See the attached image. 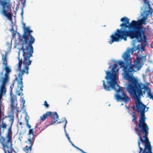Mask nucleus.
Wrapping results in <instances>:
<instances>
[{
	"instance_id": "ddd939ff",
	"label": "nucleus",
	"mask_w": 153,
	"mask_h": 153,
	"mask_svg": "<svg viewBox=\"0 0 153 153\" xmlns=\"http://www.w3.org/2000/svg\"><path fill=\"white\" fill-rule=\"evenodd\" d=\"M11 89L10 91V101L11 103V106H12V109H13V105H16L17 103V101L16 98V96H15L14 94L12 93V88L11 86L10 87Z\"/></svg>"
},
{
	"instance_id": "a211bd4d",
	"label": "nucleus",
	"mask_w": 153,
	"mask_h": 153,
	"mask_svg": "<svg viewBox=\"0 0 153 153\" xmlns=\"http://www.w3.org/2000/svg\"><path fill=\"white\" fill-rule=\"evenodd\" d=\"M65 135L67 137V138H68V141H69V142L71 143V144H72V145L74 146V147L75 148H76V149H77L79 150L82 153H87L86 152H84L83 150H82L79 149L78 147H77V146H75L74 144L72 143L71 142V140H70V137H69V135H68V134H67L66 133H65Z\"/></svg>"
},
{
	"instance_id": "e433bc0d",
	"label": "nucleus",
	"mask_w": 153,
	"mask_h": 153,
	"mask_svg": "<svg viewBox=\"0 0 153 153\" xmlns=\"http://www.w3.org/2000/svg\"><path fill=\"white\" fill-rule=\"evenodd\" d=\"M14 83H13V84H12V86H13V85H14Z\"/></svg>"
},
{
	"instance_id": "20e7f679",
	"label": "nucleus",
	"mask_w": 153,
	"mask_h": 153,
	"mask_svg": "<svg viewBox=\"0 0 153 153\" xmlns=\"http://www.w3.org/2000/svg\"><path fill=\"white\" fill-rule=\"evenodd\" d=\"M117 64H114L111 69V72L109 71H106L105 78L108 81L106 84L105 81L103 80V86L106 91L112 89L116 91L117 94L115 95V97L117 101H122L128 103L131 100L130 98L126 95L123 88L117 83L116 76L119 70V69L117 68Z\"/></svg>"
},
{
	"instance_id": "5701e85b",
	"label": "nucleus",
	"mask_w": 153,
	"mask_h": 153,
	"mask_svg": "<svg viewBox=\"0 0 153 153\" xmlns=\"http://www.w3.org/2000/svg\"><path fill=\"white\" fill-rule=\"evenodd\" d=\"M152 148L146 149H143L142 153H152Z\"/></svg>"
},
{
	"instance_id": "473e14b6",
	"label": "nucleus",
	"mask_w": 153,
	"mask_h": 153,
	"mask_svg": "<svg viewBox=\"0 0 153 153\" xmlns=\"http://www.w3.org/2000/svg\"><path fill=\"white\" fill-rule=\"evenodd\" d=\"M0 75L1 76H3V72H0Z\"/></svg>"
},
{
	"instance_id": "7ed1b4c3",
	"label": "nucleus",
	"mask_w": 153,
	"mask_h": 153,
	"mask_svg": "<svg viewBox=\"0 0 153 153\" xmlns=\"http://www.w3.org/2000/svg\"><path fill=\"white\" fill-rule=\"evenodd\" d=\"M147 55L140 56L137 57L133 62L134 64L131 65L124 73H123V78L128 82V90L130 93L137 96L141 95L142 89L145 85L138 82V79L133 76V75L135 71L139 70L142 67L141 62L146 61Z\"/></svg>"
},
{
	"instance_id": "4c0bfd02",
	"label": "nucleus",
	"mask_w": 153,
	"mask_h": 153,
	"mask_svg": "<svg viewBox=\"0 0 153 153\" xmlns=\"http://www.w3.org/2000/svg\"><path fill=\"white\" fill-rule=\"evenodd\" d=\"M46 127H45L43 129H45V128H46Z\"/></svg>"
},
{
	"instance_id": "412c9836",
	"label": "nucleus",
	"mask_w": 153,
	"mask_h": 153,
	"mask_svg": "<svg viewBox=\"0 0 153 153\" xmlns=\"http://www.w3.org/2000/svg\"><path fill=\"white\" fill-rule=\"evenodd\" d=\"M29 117L27 115L25 117V122H26V124L27 127L28 128H31V126L29 123Z\"/></svg>"
},
{
	"instance_id": "f8f14e48",
	"label": "nucleus",
	"mask_w": 153,
	"mask_h": 153,
	"mask_svg": "<svg viewBox=\"0 0 153 153\" xmlns=\"http://www.w3.org/2000/svg\"><path fill=\"white\" fill-rule=\"evenodd\" d=\"M135 105L137 109V112L139 113H145L148 111L149 108L148 107L147 108V110L145 111V109L146 108V105H144L142 102L139 100L136 102Z\"/></svg>"
},
{
	"instance_id": "4be33fe9",
	"label": "nucleus",
	"mask_w": 153,
	"mask_h": 153,
	"mask_svg": "<svg viewBox=\"0 0 153 153\" xmlns=\"http://www.w3.org/2000/svg\"><path fill=\"white\" fill-rule=\"evenodd\" d=\"M132 117L133 118V119L132 120V122L134 123V124H137V117H136V115L134 113V112H133V114L132 115Z\"/></svg>"
},
{
	"instance_id": "c9c22d12",
	"label": "nucleus",
	"mask_w": 153,
	"mask_h": 153,
	"mask_svg": "<svg viewBox=\"0 0 153 153\" xmlns=\"http://www.w3.org/2000/svg\"><path fill=\"white\" fill-rule=\"evenodd\" d=\"M142 49L143 50V51H144V47H143L142 48Z\"/></svg>"
},
{
	"instance_id": "2f4dec72",
	"label": "nucleus",
	"mask_w": 153,
	"mask_h": 153,
	"mask_svg": "<svg viewBox=\"0 0 153 153\" xmlns=\"http://www.w3.org/2000/svg\"><path fill=\"white\" fill-rule=\"evenodd\" d=\"M65 126H64V128H65V126H66V124L67 123V120H66V119H65Z\"/></svg>"
},
{
	"instance_id": "2eb2a0df",
	"label": "nucleus",
	"mask_w": 153,
	"mask_h": 153,
	"mask_svg": "<svg viewBox=\"0 0 153 153\" xmlns=\"http://www.w3.org/2000/svg\"><path fill=\"white\" fill-rule=\"evenodd\" d=\"M6 84L1 83L0 87V100H3L2 96L6 91Z\"/></svg>"
},
{
	"instance_id": "1a4fd4ad",
	"label": "nucleus",
	"mask_w": 153,
	"mask_h": 153,
	"mask_svg": "<svg viewBox=\"0 0 153 153\" xmlns=\"http://www.w3.org/2000/svg\"><path fill=\"white\" fill-rule=\"evenodd\" d=\"M3 65L5 67L4 69L5 70V73L4 77L2 78L1 83L6 84L8 80V75L9 73L11 72V69L10 67L7 65V53H6L5 55H3L2 57Z\"/></svg>"
},
{
	"instance_id": "f03ea898",
	"label": "nucleus",
	"mask_w": 153,
	"mask_h": 153,
	"mask_svg": "<svg viewBox=\"0 0 153 153\" xmlns=\"http://www.w3.org/2000/svg\"><path fill=\"white\" fill-rule=\"evenodd\" d=\"M24 32L22 36V38L20 39L22 41L23 45H25V48L22 46L21 49L23 50V60L20 59L18 57L19 62L17 70L20 72L19 74L18 77H16L15 80L17 81V85H23L22 81V76L25 73L27 74H28L29 66L30 65L31 61L30 59V57H32L33 53V48L32 45L35 41L34 38L31 34L33 31L30 30L29 27H26L25 24H23Z\"/></svg>"
},
{
	"instance_id": "72a5a7b5",
	"label": "nucleus",
	"mask_w": 153,
	"mask_h": 153,
	"mask_svg": "<svg viewBox=\"0 0 153 153\" xmlns=\"http://www.w3.org/2000/svg\"><path fill=\"white\" fill-rule=\"evenodd\" d=\"M19 124V125L20 126H21L23 124V123L22 122H20Z\"/></svg>"
},
{
	"instance_id": "aec40b11",
	"label": "nucleus",
	"mask_w": 153,
	"mask_h": 153,
	"mask_svg": "<svg viewBox=\"0 0 153 153\" xmlns=\"http://www.w3.org/2000/svg\"><path fill=\"white\" fill-rule=\"evenodd\" d=\"M5 117H3L1 120V123L0 125L1 127L4 130L6 129L7 128V124L4 122L3 120L5 118Z\"/></svg>"
},
{
	"instance_id": "6ab92c4d",
	"label": "nucleus",
	"mask_w": 153,
	"mask_h": 153,
	"mask_svg": "<svg viewBox=\"0 0 153 153\" xmlns=\"http://www.w3.org/2000/svg\"><path fill=\"white\" fill-rule=\"evenodd\" d=\"M143 1L144 4H147L149 7V13H150L151 14L153 12V10L150 7V4L149 3V0H143Z\"/></svg>"
},
{
	"instance_id": "bb28decb",
	"label": "nucleus",
	"mask_w": 153,
	"mask_h": 153,
	"mask_svg": "<svg viewBox=\"0 0 153 153\" xmlns=\"http://www.w3.org/2000/svg\"><path fill=\"white\" fill-rule=\"evenodd\" d=\"M2 110V109H0V122H1V120Z\"/></svg>"
},
{
	"instance_id": "9d476101",
	"label": "nucleus",
	"mask_w": 153,
	"mask_h": 153,
	"mask_svg": "<svg viewBox=\"0 0 153 153\" xmlns=\"http://www.w3.org/2000/svg\"><path fill=\"white\" fill-rule=\"evenodd\" d=\"M50 116L51 118V122L50 125L53 124L57 121L58 119V115L57 113L56 112H52L50 111H47L45 114H44L42 116H41L40 121H44L48 117Z\"/></svg>"
},
{
	"instance_id": "b1692460",
	"label": "nucleus",
	"mask_w": 153,
	"mask_h": 153,
	"mask_svg": "<svg viewBox=\"0 0 153 153\" xmlns=\"http://www.w3.org/2000/svg\"><path fill=\"white\" fill-rule=\"evenodd\" d=\"M3 100H0V109H2V110H4V103L2 102Z\"/></svg>"
},
{
	"instance_id": "4468645a",
	"label": "nucleus",
	"mask_w": 153,
	"mask_h": 153,
	"mask_svg": "<svg viewBox=\"0 0 153 153\" xmlns=\"http://www.w3.org/2000/svg\"><path fill=\"white\" fill-rule=\"evenodd\" d=\"M34 142L33 140L30 139H27V141L26 142L29 145V146H27L23 148V150L26 153H29L32 149V147L33 145Z\"/></svg>"
},
{
	"instance_id": "0eeeda50",
	"label": "nucleus",
	"mask_w": 153,
	"mask_h": 153,
	"mask_svg": "<svg viewBox=\"0 0 153 153\" xmlns=\"http://www.w3.org/2000/svg\"><path fill=\"white\" fill-rule=\"evenodd\" d=\"M17 105L18 103H17L16 105L14 104V105H13V107L14 108H13V110L12 108V106H11V103H10V107L11 109V111L12 114H9L7 117H9L10 118L9 121L10 122L9 127L8 129L7 133L6 136V138L7 139L6 141H7V142H9L10 141L11 142L12 141V128L14 120V110L16 109L17 112L18 113L19 112L18 110L19 107H17Z\"/></svg>"
},
{
	"instance_id": "f257e3e1",
	"label": "nucleus",
	"mask_w": 153,
	"mask_h": 153,
	"mask_svg": "<svg viewBox=\"0 0 153 153\" xmlns=\"http://www.w3.org/2000/svg\"><path fill=\"white\" fill-rule=\"evenodd\" d=\"M130 19L127 17H124L120 19L123 22L120 25V29H117V30L111 36L110 41L108 42L111 44L114 42H119L123 39L127 40V38H136L138 42H140L145 41L146 39L145 35L144 29L143 25L146 24V21L139 19L137 21L132 20L129 23Z\"/></svg>"
},
{
	"instance_id": "c756f323",
	"label": "nucleus",
	"mask_w": 153,
	"mask_h": 153,
	"mask_svg": "<svg viewBox=\"0 0 153 153\" xmlns=\"http://www.w3.org/2000/svg\"><path fill=\"white\" fill-rule=\"evenodd\" d=\"M131 108L132 109V110L133 111H135V107L134 105H133V106L131 107Z\"/></svg>"
},
{
	"instance_id": "393cba45",
	"label": "nucleus",
	"mask_w": 153,
	"mask_h": 153,
	"mask_svg": "<svg viewBox=\"0 0 153 153\" xmlns=\"http://www.w3.org/2000/svg\"><path fill=\"white\" fill-rule=\"evenodd\" d=\"M46 108H48L49 107V105L48 104L47 102L45 101L43 105Z\"/></svg>"
},
{
	"instance_id": "dca6fc26",
	"label": "nucleus",
	"mask_w": 153,
	"mask_h": 153,
	"mask_svg": "<svg viewBox=\"0 0 153 153\" xmlns=\"http://www.w3.org/2000/svg\"><path fill=\"white\" fill-rule=\"evenodd\" d=\"M28 135L29 136V137L27 139L31 140H33V142H34L35 139L34 138V135L33 134V129L30 128L28 133Z\"/></svg>"
},
{
	"instance_id": "423d86ee",
	"label": "nucleus",
	"mask_w": 153,
	"mask_h": 153,
	"mask_svg": "<svg viewBox=\"0 0 153 153\" xmlns=\"http://www.w3.org/2000/svg\"><path fill=\"white\" fill-rule=\"evenodd\" d=\"M138 49V47H136L135 48H133L130 49L128 50L125 52L123 55L122 57L124 59V62L122 61H119L118 64L120 66L121 68H123V73H124L132 63L131 60L132 59L130 57V53L131 52L132 54L134 51H136Z\"/></svg>"
},
{
	"instance_id": "6e6552de",
	"label": "nucleus",
	"mask_w": 153,
	"mask_h": 153,
	"mask_svg": "<svg viewBox=\"0 0 153 153\" xmlns=\"http://www.w3.org/2000/svg\"><path fill=\"white\" fill-rule=\"evenodd\" d=\"M0 5L2 7L0 12L1 14L10 21H12L13 14L10 2L0 0Z\"/></svg>"
},
{
	"instance_id": "39448f33",
	"label": "nucleus",
	"mask_w": 153,
	"mask_h": 153,
	"mask_svg": "<svg viewBox=\"0 0 153 153\" xmlns=\"http://www.w3.org/2000/svg\"><path fill=\"white\" fill-rule=\"evenodd\" d=\"M145 113L140 114V117L139 120L138 126H136L134 130L136 133L139 137L138 144L140 149L139 153L143 150L142 148L140 147V140L142 143H145L144 149L152 148L150 142L149 141L148 136L149 134V128L146 123V117Z\"/></svg>"
},
{
	"instance_id": "c85d7f7f",
	"label": "nucleus",
	"mask_w": 153,
	"mask_h": 153,
	"mask_svg": "<svg viewBox=\"0 0 153 153\" xmlns=\"http://www.w3.org/2000/svg\"><path fill=\"white\" fill-rule=\"evenodd\" d=\"M16 32H15L14 31H13V32L12 33V35L13 36H14L16 34Z\"/></svg>"
},
{
	"instance_id": "7c9ffc66",
	"label": "nucleus",
	"mask_w": 153,
	"mask_h": 153,
	"mask_svg": "<svg viewBox=\"0 0 153 153\" xmlns=\"http://www.w3.org/2000/svg\"><path fill=\"white\" fill-rule=\"evenodd\" d=\"M22 103L23 104V105H24V104H25V100L23 99V98H22Z\"/></svg>"
},
{
	"instance_id": "58836bf2",
	"label": "nucleus",
	"mask_w": 153,
	"mask_h": 153,
	"mask_svg": "<svg viewBox=\"0 0 153 153\" xmlns=\"http://www.w3.org/2000/svg\"><path fill=\"white\" fill-rule=\"evenodd\" d=\"M7 0H6V1H7ZM9 1H10V0H8Z\"/></svg>"
},
{
	"instance_id": "a878e982",
	"label": "nucleus",
	"mask_w": 153,
	"mask_h": 153,
	"mask_svg": "<svg viewBox=\"0 0 153 153\" xmlns=\"http://www.w3.org/2000/svg\"><path fill=\"white\" fill-rule=\"evenodd\" d=\"M148 95L150 99H152L153 100V95L150 92V91L148 92Z\"/></svg>"
},
{
	"instance_id": "cd10ccee",
	"label": "nucleus",
	"mask_w": 153,
	"mask_h": 153,
	"mask_svg": "<svg viewBox=\"0 0 153 153\" xmlns=\"http://www.w3.org/2000/svg\"><path fill=\"white\" fill-rule=\"evenodd\" d=\"M147 16H144L142 18L140 19V20H143L146 21L147 19Z\"/></svg>"
},
{
	"instance_id": "f3484780",
	"label": "nucleus",
	"mask_w": 153,
	"mask_h": 153,
	"mask_svg": "<svg viewBox=\"0 0 153 153\" xmlns=\"http://www.w3.org/2000/svg\"><path fill=\"white\" fill-rule=\"evenodd\" d=\"M138 82H139V83H141L142 84L144 85H145V87L144 88H143L142 89V94L141 95H138L137 96H135L134 95L130 93L128 91V85L127 86V87L126 88L127 90V91H128V93H129V94L130 95L132 96H133V97L134 98V99L135 100H138V99L139 98V97L140 96H142V95H143V92H142V90L144 88H145L146 89H149V90H150V89H149V88H148V87L146 86L144 84H143V83H141L140 82H139V81H138Z\"/></svg>"
},
{
	"instance_id": "f704fd0d",
	"label": "nucleus",
	"mask_w": 153,
	"mask_h": 153,
	"mask_svg": "<svg viewBox=\"0 0 153 153\" xmlns=\"http://www.w3.org/2000/svg\"><path fill=\"white\" fill-rule=\"evenodd\" d=\"M23 13V10H22V12L21 13V15L22 16Z\"/></svg>"
},
{
	"instance_id": "9b49d317",
	"label": "nucleus",
	"mask_w": 153,
	"mask_h": 153,
	"mask_svg": "<svg viewBox=\"0 0 153 153\" xmlns=\"http://www.w3.org/2000/svg\"><path fill=\"white\" fill-rule=\"evenodd\" d=\"M1 143V144L4 153H12L14 149L12 147V141L7 142H5V139L3 137L0 138Z\"/></svg>"
}]
</instances>
